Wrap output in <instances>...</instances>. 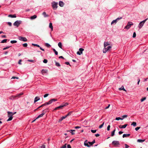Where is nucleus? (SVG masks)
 <instances>
[{"label": "nucleus", "instance_id": "obj_1", "mask_svg": "<svg viewBox=\"0 0 148 148\" xmlns=\"http://www.w3.org/2000/svg\"><path fill=\"white\" fill-rule=\"evenodd\" d=\"M8 116L9 117V118L7 120V121H9L12 120L13 117L12 116L13 115V113L12 112H8Z\"/></svg>", "mask_w": 148, "mask_h": 148}, {"label": "nucleus", "instance_id": "obj_2", "mask_svg": "<svg viewBox=\"0 0 148 148\" xmlns=\"http://www.w3.org/2000/svg\"><path fill=\"white\" fill-rule=\"evenodd\" d=\"M148 18L141 22L139 24L138 27L139 29H141L144 23L148 19Z\"/></svg>", "mask_w": 148, "mask_h": 148}, {"label": "nucleus", "instance_id": "obj_3", "mask_svg": "<svg viewBox=\"0 0 148 148\" xmlns=\"http://www.w3.org/2000/svg\"><path fill=\"white\" fill-rule=\"evenodd\" d=\"M48 109V108L46 109L45 110H43L42 112V113L41 114L38 115V117L36 118V119H38V118L42 117L46 113L47 110Z\"/></svg>", "mask_w": 148, "mask_h": 148}, {"label": "nucleus", "instance_id": "obj_4", "mask_svg": "<svg viewBox=\"0 0 148 148\" xmlns=\"http://www.w3.org/2000/svg\"><path fill=\"white\" fill-rule=\"evenodd\" d=\"M22 22V21H17L14 23L13 25L17 27H18Z\"/></svg>", "mask_w": 148, "mask_h": 148}, {"label": "nucleus", "instance_id": "obj_5", "mask_svg": "<svg viewBox=\"0 0 148 148\" xmlns=\"http://www.w3.org/2000/svg\"><path fill=\"white\" fill-rule=\"evenodd\" d=\"M112 145L115 147H117L120 145V143L119 141L114 140L112 142Z\"/></svg>", "mask_w": 148, "mask_h": 148}, {"label": "nucleus", "instance_id": "obj_6", "mask_svg": "<svg viewBox=\"0 0 148 148\" xmlns=\"http://www.w3.org/2000/svg\"><path fill=\"white\" fill-rule=\"evenodd\" d=\"M133 25V23L131 22H129L127 25L125 27V29H128L130 28L131 25Z\"/></svg>", "mask_w": 148, "mask_h": 148}, {"label": "nucleus", "instance_id": "obj_7", "mask_svg": "<svg viewBox=\"0 0 148 148\" xmlns=\"http://www.w3.org/2000/svg\"><path fill=\"white\" fill-rule=\"evenodd\" d=\"M58 3H56L55 2H53L52 3V7L53 9L56 10L58 7Z\"/></svg>", "mask_w": 148, "mask_h": 148}, {"label": "nucleus", "instance_id": "obj_8", "mask_svg": "<svg viewBox=\"0 0 148 148\" xmlns=\"http://www.w3.org/2000/svg\"><path fill=\"white\" fill-rule=\"evenodd\" d=\"M122 18V17H120V18H118L116 19L113 20L111 22V24L112 25L114 23L116 24L117 21H118L119 20H120Z\"/></svg>", "mask_w": 148, "mask_h": 148}, {"label": "nucleus", "instance_id": "obj_9", "mask_svg": "<svg viewBox=\"0 0 148 148\" xmlns=\"http://www.w3.org/2000/svg\"><path fill=\"white\" fill-rule=\"evenodd\" d=\"M84 50V49L82 48H80L79 49V51H78L77 52V54L80 55H81V54H82V52Z\"/></svg>", "mask_w": 148, "mask_h": 148}, {"label": "nucleus", "instance_id": "obj_10", "mask_svg": "<svg viewBox=\"0 0 148 148\" xmlns=\"http://www.w3.org/2000/svg\"><path fill=\"white\" fill-rule=\"evenodd\" d=\"M19 39L21 40H22L24 42H26L27 40L26 38L21 36H20L19 37Z\"/></svg>", "mask_w": 148, "mask_h": 148}, {"label": "nucleus", "instance_id": "obj_11", "mask_svg": "<svg viewBox=\"0 0 148 148\" xmlns=\"http://www.w3.org/2000/svg\"><path fill=\"white\" fill-rule=\"evenodd\" d=\"M23 92L20 93L19 94H16V95H15L16 99H17L18 98H19L21 97V95H22L23 94Z\"/></svg>", "mask_w": 148, "mask_h": 148}, {"label": "nucleus", "instance_id": "obj_12", "mask_svg": "<svg viewBox=\"0 0 148 148\" xmlns=\"http://www.w3.org/2000/svg\"><path fill=\"white\" fill-rule=\"evenodd\" d=\"M57 101V99H53L50 100L49 101V103L51 104L53 102H54Z\"/></svg>", "mask_w": 148, "mask_h": 148}, {"label": "nucleus", "instance_id": "obj_13", "mask_svg": "<svg viewBox=\"0 0 148 148\" xmlns=\"http://www.w3.org/2000/svg\"><path fill=\"white\" fill-rule=\"evenodd\" d=\"M127 125V124H125L124 125H120L119 126V128H125L126 126Z\"/></svg>", "mask_w": 148, "mask_h": 148}, {"label": "nucleus", "instance_id": "obj_14", "mask_svg": "<svg viewBox=\"0 0 148 148\" xmlns=\"http://www.w3.org/2000/svg\"><path fill=\"white\" fill-rule=\"evenodd\" d=\"M59 5L60 6L63 7L64 5V3L62 1H60L59 2Z\"/></svg>", "mask_w": 148, "mask_h": 148}, {"label": "nucleus", "instance_id": "obj_15", "mask_svg": "<svg viewBox=\"0 0 148 148\" xmlns=\"http://www.w3.org/2000/svg\"><path fill=\"white\" fill-rule=\"evenodd\" d=\"M110 44L108 42H104V47H106L108 45H110Z\"/></svg>", "mask_w": 148, "mask_h": 148}, {"label": "nucleus", "instance_id": "obj_16", "mask_svg": "<svg viewBox=\"0 0 148 148\" xmlns=\"http://www.w3.org/2000/svg\"><path fill=\"white\" fill-rule=\"evenodd\" d=\"M40 99V98L39 97H35L34 100V103H35L38 101Z\"/></svg>", "mask_w": 148, "mask_h": 148}, {"label": "nucleus", "instance_id": "obj_17", "mask_svg": "<svg viewBox=\"0 0 148 148\" xmlns=\"http://www.w3.org/2000/svg\"><path fill=\"white\" fill-rule=\"evenodd\" d=\"M69 104V103L67 102L63 103L61 105H62V107L63 108V107L66 106L67 105H68Z\"/></svg>", "mask_w": 148, "mask_h": 148}, {"label": "nucleus", "instance_id": "obj_18", "mask_svg": "<svg viewBox=\"0 0 148 148\" xmlns=\"http://www.w3.org/2000/svg\"><path fill=\"white\" fill-rule=\"evenodd\" d=\"M84 145L85 146H86L88 147H90V146L88 144V141L87 140H86L85 141L84 143Z\"/></svg>", "mask_w": 148, "mask_h": 148}, {"label": "nucleus", "instance_id": "obj_19", "mask_svg": "<svg viewBox=\"0 0 148 148\" xmlns=\"http://www.w3.org/2000/svg\"><path fill=\"white\" fill-rule=\"evenodd\" d=\"M8 17L11 18H16V15L15 14H10L8 16Z\"/></svg>", "mask_w": 148, "mask_h": 148}, {"label": "nucleus", "instance_id": "obj_20", "mask_svg": "<svg viewBox=\"0 0 148 148\" xmlns=\"http://www.w3.org/2000/svg\"><path fill=\"white\" fill-rule=\"evenodd\" d=\"M130 134H123V138H125L126 137H129L130 136Z\"/></svg>", "mask_w": 148, "mask_h": 148}, {"label": "nucleus", "instance_id": "obj_21", "mask_svg": "<svg viewBox=\"0 0 148 148\" xmlns=\"http://www.w3.org/2000/svg\"><path fill=\"white\" fill-rule=\"evenodd\" d=\"M116 131V129H115L114 130H113L112 132H111V136L112 137L114 135V133Z\"/></svg>", "mask_w": 148, "mask_h": 148}, {"label": "nucleus", "instance_id": "obj_22", "mask_svg": "<svg viewBox=\"0 0 148 148\" xmlns=\"http://www.w3.org/2000/svg\"><path fill=\"white\" fill-rule=\"evenodd\" d=\"M37 18V16L36 15H34L33 16H32L30 18L31 19H35Z\"/></svg>", "mask_w": 148, "mask_h": 148}, {"label": "nucleus", "instance_id": "obj_23", "mask_svg": "<svg viewBox=\"0 0 148 148\" xmlns=\"http://www.w3.org/2000/svg\"><path fill=\"white\" fill-rule=\"evenodd\" d=\"M10 99L11 100H14L16 99V98L15 95H12L10 97Z\"/></svg>", "mask_w": 148, "mask_h": 148}, {"label": "nucleus", "instance_id": "obj_24", "mask_svg": "<svg viewBox=\"0 0 148 148\" xmlns=\"http://www.w3.org/2000/svg\"><path fill=\"white\" fill-rule=\"evenodd\" d=\"M49 27L51 29V30L52 31L53 30V27L52 26V23H49Z\"/></svg>", "mask_w": 148, "mask_h": 148}, {"label": "nucleus", "instance_id": "obj_25", "mask_svg": "<svg viewBox=\"0 0 148 148\" xmlns=\"http://www.w3.org/2000/svg\"><path fill=\"white\" fill-rule=\"evenodd\" d=\"M42 14L45 17L48 16V15L46 14L45 12H43L42 13Z\"/></svg>", "mask_w": 148, "mask_h": 148}, {"label": "nucleus", "instance_id": "obj_26", "mask_svg": "<svg viewBox=\"0 0 148 148\" xmlns=\"http://www.w3.org/2000/svg\"><path fill=\"white\" fill-rule=\"evenodd\" d=\"M95 143V140H94L92 142H88V143L90 144V145H92L93 144H94Z\"/></svg>", "mask_w": 148, "mask_h": 148}, {"label": "nucleus", "instance_id": "obj_27", "mask_svg": "<svg viewBox=\"0 0 148 148\" xmlns=\"http://www.w3.org/2000/svg\"><path fill=\"white\" fill-rule=\"evenodd\" d=\"M145 141V140L138 139L137 141L139 143H142Z\"/></svg>", "mask_w": 148, "mask_h": 148}, {"label": "nucleus", "instance_id": "obj_28", "mask_svg": "<svg viewBox=\"0 0 148 148\" xmlns=\"http://www.w3.org/2000/svg\"><path fill=\"white\" fill-rule=\"evenodd\" d=\"M75 130H70L69 131V132H70L72 134V135H74L75 134V133L73 132H75Z\"/></svg>", "mask_w": 148, "mask_h": 148}, {"label": "nucleus", "instance_id": "obj_29", "mask_svg": "<svg viewBox=\"0 0 148 148\" xmlns=\"http://www.w3.org/2000/svg\"><path fill=\"white\" fill-rule=\"evenodd\" d=\"M132 125H133L134 127H135L136 126V123L135 122H133L131 124Z\"/></svg>", "mask_w": 148, "mask_h": 148}, {"label": "nucleus", "instance_id": "obj_30", "mask_svg": "<svg viewBox=\"0 0 148 148\" xmlns=\"http://www.w3.org/2000/svg\"><path fill=\"white\" fill-rule=\"evenodd\" d=\"M108 51L107 48L106 47H104L103 50V53H106Z\"/></svg>", "mask_w": 148, "mask_h": 148}, {"label": "nucleus", "instance_id": "obj_31", "mask_svg": "<svg viewBox=\"0 0 148 148\" xmlns=\"http://www.w3.org/2000/svg\"><path fill=\"white\" fill-rule=\"evenodd\" d=\"M119 90H123L125 91H126V90L124 89L123 86H122L121 88H119Z\"/></svg>", "mask_w": 148, "mask_h": 148}, {"label": "nucleus", "instance_id": "obj_32", "mask_svg": "<svg viewBox=\"0 0 148 148\" xmlns=\"http://www.w3.org/2000/svg\"><path fill=\"white\" fill-rule=\"evenodd\" d=\"M58 45L60 48L62 49V44L61 42H59L58 44Z\"/></svg>", "mask_w": 148, "mask_h": 148}, {"label": "nucleus", "instance_id": "obj_33", "mask_svg": "<svg viewBox=\"0 0 148 148\" xmlns=\"http://www.w3.org/2000/svg\"><path fill=\"white\" fill-rule=\"evenodd\" d=\"M47 70H45L44 69L42 70L41 71V73H42L43 74L44 73H46L47 72Z\"/></svg>", "mask_w": 148, "mask_h": 148}, {"label": "nucleus", "instance_id": "obj_34", "mask_svg": "<svg viewBox=\"0 0 148 148\" xmlns=\"http://www.w3.org/2000/svg\"><path fill=\"white\" fill-rule=\"evenodd\" d=\"M115 119L116 120H122L123 119L120 117H116Z\"/></svg>", "mask_w": 148, "mask_h": 148}, {"label": "nucleus", "instance_id": "obj_35", "mask_svg": "<svg viewBox=\"0 0 148 148\" xmlns=\"http://www.w3.org/2000/svg\"><path fill=\"white\" fill-rule=\"evenodd\" d=\"M56 62V66H58V67L60 66V65L58 62Z\"/></svg>", "mask_w": 148, "mask_h": 148}, {"label": "nucleus", "instance_id": "obj_36", "mask_svg": "<svg viewBox=\"0 0 148 148\" xmlns=\"http://www.w3.org/2000/svg\"><path fill=\"white\" fill-rule=\"evenodd\" d=\"M104 123L103 122L102 124H101V125H100L99 126V129H101V128H102L103 127V126Z\"/></svg>", "mask_w": 148, "mask_h": 148}, {"label": "nucleus", "instance_id": "obj_37", "mask_svg": "<svg viewBox=\"0 0 148 148\" xmlns=\"http://www.w3.org/2000/svg\"><path fill=\"white\" fill-rule=\"evenodd\" d=\"M32 45L34 46H36L38 47H40V46L39 45H38L36 44H34L32 43Z\"/></svg>", "mask_w": 148, "mask_h": 148}, {"label": "nucleus", "instance_id": "obj_38", "mask_svg": "<svg viewBox=\"0 0 148 148\" xmlns=\"http://www.w3.org/2000/svg\"><path fill=\"white\" fill-rule=\"evenodd\" d=\"M7 40V39H4L1 41V42L2 43H4L5 42H6Z\"/></svg>", "mask_w": 148, "mask_h": 148}, {"label": "nucleus", "instance_id": "obj_39", "mask_svg": "<svg viewBox=\"0 0 148 148\" xmlns=\"http://www.w3.org/2000/svg\"><path fill=\"white\" fill-rule=\"evenodd\" d=\"M53 51L55 52V54L56 55H57L58 54V52L56 51V50L54 49H53Z\"/></svg>", "mask_w": 148, "mask_h": 148}, {"label": "nucleus", "instance_id": "obj_40", "mask_svg": "<svg viewBox=\"0 0 148 148\" xmlns=\"http://www.w3.org/2000/svg\"><path fill=\"white\" fill-rule=\"evenodd\" d=\"M73 112V111H71V112H69L66 115V116H70V115H71L72 113Z\"/></svg>", "mask_w": 148, "mask_h": 148}, {"label": "nucleus", "instance_id": "obj_41", "mask_svg": "<svg viewBox=\"0 0 148 148\" xmlns=\"http://www.w3.org/2000/svg\"><path fill=\"white\" fill-rule=\"evenodd\" d=\"M17 42V41L16 40H11L10 41V42L12 44L16 43Z\"/></svg>", "mask_w": 148, "mask_h": 148}, {"label": "nucleus", "instance_id": "obj_42", "mask_svg": "<svg viewBox=\"0 0 148 148\" xmlns=\"http://www.w3.org/2000/svg\"><path fill=\"white\" fill-rule=\"evenodd\" d=\"M39 148H45V146L44 145H42V146H39Z\"/></svg>", "mask_w": 148, "mask_h": 148}, {"label": "nucleus", "instance_id": "obj_43", "mask_svg": "<svg viewBox=\"0 0 148 148\" xmlns=\"http://www.w3.org/2000/svg\"><path fill=\"white\" fill-rule=\"evenodd\" d=\"M146 99V97H144V98H143L141 99L140 100L141 102H143L144 100H145Z\"/></svg>", "mask_w": 148, "mask_h": 148}, {"label": "nucleus", "instance_id": "obj_44", "mask_svg": "<svg viewBox=\"0 0 148 148\" xmlns=\"http://www.w3.org/2000/svg\"><path fill=\"white\" fill-rule=\"evenodd\" d=\"M62 105L60 106H59L57 107V108L58 109H62Z\"/></svg>", "mask_w": 148, "mask_h": 148}, {"label": "nucleus", "instance_id": "obj_45", "mask_svg": "<svg viewBox=\"0 0 148 148\" xmlns=\"http://www.w3.org/2000/svg\"><path fill=\"white\" fill-rule=\"evenodd\" d=\"M66 144H65L63 146L61 147L60 148H66Z\"/></svg>", "mask_w": 148, "mask_h": 148}, {"label": "nucleus", "instance_id": "obj_46", "mask_svg": "<svg viewBox=\"0 0 148 148\" xmlns=\"http://www.w3.org/2000/svg\"><path fill=\"white\" fill-rule=\"evenodd\" d=\"M45 46H46L48 47H49L50 46V45L48 43H45Z\"/></svg>", "mask_w": 148, "mask_h": 148}, {"label": "nucleus", "instance_id": "obj_47", "mask_svg": "<svg viewBox=\"0 0 148 148\" xmlns=\"http://www.w3.org/2000/svg\"><path fill=\"white\" fill-rule=\"evenodd\" d=\"M47 60L45 59H44L43 61V62L45 63H47Z\"/></svg>", "mask_w": 148, "mask_h": 148}, {"label": "nucleus", "instance_id": "obj_48", "mask_svg": "<svg viewBox=\"0 0 148 148\" xmlns=\"http://www.w3.org/2000/svg\"><path fill=\"white\" fill-rule=\"evenodd\" d=\"M91 131L92 133H95V132H96L97 131V130H91Z\"/></svg>", "mask_w": 148, "mask_h": 148}, {"label": "nucleus", "instance_id": "obj_49", "mask_svg": "<svg viewBox=\"0 0 148 148\" xmlns=\"http://www.w3.org/2000/svg\"><path fill=\"white\" fill-rule=\"evenodd\" d=\"M111 47L110 46L108 47H107V50L108 51L110 50V49L111 48Z\"/></svg>", "mask_w": 148, "mask_h": 148}, {"label": "nucleus", "instance_id": "obj_50", "mask_svg": "<svg viewBox=\"0 0 148 148\" xmlns=\"http://www.w3.org/2000/svg\"><path fill=\"white\" fill-rule=\"evenodd\" d=\"M125 148H129V146L127 145V144H125Z\"/></svg>", "mask_w": 148, "mask_h": 148}, {"label": "nucleus", "instance_id": "obj_51", "mask_svg": "<svg viewBox=\"0 0 148 148\" xmlns=\"http://www.w3.org/2000/svg\"><path fill=\"white\" fill-rule=\"evenodd\" d=\"M24 47H26L27 46V44L26 43H24L23 45Z\"/></svg>", "mask_w": 148, "mask_h": 148}, {"label": "nucleus", "instance_id": "obj_52", "mask_svg": "<svg viewBox=\"0 0 148 148\" xmlns=\"http://www.w3.org/2000/svg\"><path fill=\"white\" fill-rule=\"evenodd\" d=\"M110 125H108L107 127V130L108 131L110 130Z\"/></svg>", "mask_w": 148, "mask_h": 148}, {"label": "nucleus", "instance_id": "obj_53", "mask_svg": "<svg viewBox=\"0 0 148 148\" xmlns=\"http://www.w3.org/2000/svg\"><path fill=\"white\" fill-rule=\"evenodd\" d=\"M136 34L135 32H134L133 34V38H135L136 37Z\"/></svg>", "mask_w": 148, "mask_h": 148}, {"label": "nucleus", "instance_id": "obj_54", "mask_svg": "<svg viewBox=\"0 0 148 148\" xmlns=\"http://www.w3.org/2000/svg\"><path fill=\"white\" fill-rule=\"evenodd\" d=\"M140 128V127H136L135 129V130L136 131H138L139 129Z\"/></svg>", "mask_w": 148, "mask_h": 148}, {"label": "nucleus", "instance_id": "obj_55", "mask_svg": "<svg viewBox=\"0 0 148 148\" xmlns=\"http://www.w3.org/2000/svg\"><path fill=\"white\" fill-rule=\"evenodd\" d=\"M10 47H4L3 49V50H5V49H8Z\"/></svg>", "mask_w": 148, "mask_h": 148}, {"label": "nucleus", "instance_id": "obj_56", "mask_svg": "<svg viewBox=\"0 0 148 148\" xmlns=\"http://www.w3.org/2000/svg\"><path fill=\"white\" fill-rule=\"evenodd\" d=\"M49 95V94H46L44 95V98H45V97H47Z\"/></svg>", "mask_w": 148, "mask_h": 148}, {"label": "nucleus", "instance_id": "obj_57", "mask_svg": "<svg viewBox=\"0 0 148 148\" xmlns=\"http://www.w3.org/2000/svg\"><path fill=\"white\" fill-rule=\"evenodd\" d=\"M127 115H123L122 116V117L123 118H126L127 117Z\"/></svg>", "mask_w": 148, "mask_h": 148}, {"label": "nucleus", "instance_id": "obj_58", "mask_svg": "<svg viewBox=\"0 0 148 148\" xmlns=\"http://www.w3.org/2000/svg\"><path fill=\"white\" fill-rule=\"evenodd\" d=\"M67 117V116L66 115L65 116H62L61 118L62 119V120L65 119L66 117Z\"/></svg>", "mask_w": 148, "mask_h": 148}, {"label": "nucleus", "instance_id": "obj_59", "mask_svg": "<svg viewBox=\"0 0 148 148\" xmlns=\"http://www.w3.org/2000/svg\"><path fill=\"white\" fill-rule=\"evenodd\" d=\"M12 79H18V77H17L13 76L12 78Z\"/></svg>", "mask_w": 148, "mask_h": 148}, {"label": "nucleus", "instance_id": "obj_60", "mask_svg": "<svg viewBox=\"0 0 148 148\" xmlns=\"http://www.w3.org/2000/svg\"><path fill=\"white\" fill-rule=\"evenodd\" d=\"M22 61L21 60H20L18 62V64H21V62Z\"/></svg>", "mask_w": 148, "mask_h": 148}, {"label": "nucleus", "instance_id": "obj_61", "mask_svg": "<svg viewBox=\"0 0 148 148\" xmlns=\"http://www.w3.org/2000/svg\"><path fill=\"white\" fill-rule=\"evenodd\" d=\"M8 24L10 26H12V23L11 22H8Z\"/></svg>", "mask_w": 148, "mask_h": 148}, {"label": "nucleus", "instance_id": "obj_62", "mask_svg": "<svg viewBox=\"0 0 148 148\" xmlns=\"http://www.w3.org/2000/svg\"><path fill=\"white\" fill-rule=\"evenodd\" d=\"M95 136L96 137H98V136H99L100 135H99V134H95Z\"/></svg>", "mask_w": 148, "mask_h": 148}, {"label": "nucleus", "instance_id": "obj_63", "mask_svg": "<svg viewBox=\"0 0 148 148\" xmlns=\"http://www.w3.org/2000/svg\"><path fill=\"white\" fill-rule=\"evenodd\" d=\"M1 37L2 38H6V35H2Z\"/></svg>", "mask_w": 148, "mask_h": 148}, {"label": "nucleus", "instance_id": "obj_64", "mask_svg": "<svg viewBox=\"0 0 148 148\" xmlns=\"http://www.w3.org/2000/svg\"><path fill=\"white\" fill-rule=\"evenodd\" d=\"M67 148H71V146L70 145H67Z\"/></svg>", "mask_w": 148, "mask_h": 148}]
</instances>
